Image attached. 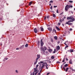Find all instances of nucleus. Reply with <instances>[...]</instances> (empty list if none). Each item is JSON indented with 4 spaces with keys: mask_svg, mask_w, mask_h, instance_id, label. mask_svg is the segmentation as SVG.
<instances>
[{
    "mask_svg": "<svg viewBox=\"0 0 75 75\" xmlns=\"http://www.w3.org/2000/svg\"><path fill=\"white\" fill-rule=\"evenodd\" d=\"M69 2L70 3H73V1H69Z\"/></svg>",
    "mask_w": 75,
    "mask_h": 75,
    "instance_id": "35",
    "label": "nucleus"
},
{
    "mask_svg": "<svg viewBox=\"0 0 75 75\" xmlns=\"http://www.w3.org/2000/svg\"><path fill=\"white\" fill-rule=\"evenodd\" d=\"M52 50H51V49H49V52H52Z\"/></svg>",
    "mask_w": 75,
    "mask_h": 75,
    "instance_id": "21",
    "label": "nucleus"
},
{
    "mask_svg": "<svg viewBox=\"0 0 75 75\" xmlns=\"http://www.w3.org/2000/svg\"><path fill=\"white\" fill-rule=\"evenodd\" d=\"M72 24H73L71 23H69V25H72Z\"/></svg>",
    "mask_w": 75,
    "mask_h": 75,
    "instance_id": "19",
    "label": "nucleus"
},
{
    "mask_svg": "<svg viewBox=\"0 0 75 75\" xmlns=\"http://www.w3.org/2000/svg\"><path fill=\"white\" fill-rule=\"evenodd\" d=\"M46 65H47V63L46 62L44 63L41 65L40 64V69H42L43 68H44L45 66H46Z\"/></svg>",
    "mask_w": 75,
    "mask_h": 75,
    "instance_id": "2",
    "label": "nucleus"
},
{
    "mask_svg": "<svg viewBox=\"0 0 75 75\" xmlns=\"http://www.w3.org/2000/svg\"><path fill=\"white\" fill-rule=\"evenodd\" d=\"M44 20H46V16H45L44 17Z\"/></svg>",
    "mask_w": 75,
    "mask_h": 75,
    "instance_id": "43",
    "label": "nucleus"
},
{
    "mask_svg": "<svg viewBox=\"0 0 75 75\" xmlns=\"http://www.w3.org/2000/svg\"><path fill=\"white\" fill-rule=\"evenodd\" d=\"M68 69H69V68H67L65 70V72H67Z\"/></svg>",
    "mask_w": 75,
    "mask_h": 75,
    "instance_id": "17",
    "label": "nucleus"
},
{
    "mask_svg": "<svg viewBox=\"0 0 75 75\" xmlns=\"http://www.w3.org/2000/svg\"><path fill=\"white\" fill-rule=\"evenodd\" d=\"M54 56H52L51 57V58L52 59H54Z\"/></svg>",
    "mask_w": 75,
    "mask_h": 75,
    "instance_id": "24",
    "label": "nucleus"
},
{
    "mask_svg": "<svg viewBox=\"0 0 75 75\" xmlns=\"http://www.w3.org/2000/svg\"><path fill=\"white\" fill-rule=\"evenodd\" d=\"M49 6H51V3H50L49 4Z\"/></svg>",
    "mask_w": 75,
    "mask_h": 75,
    "instance_id": "54",
    "label": "nucleus"
},
{
    "mask_svg": "<svg viewBox=\"0 0 75 75\" xmlns=\"http://www.w3.org/2000/svg\"><path fill=\"white\" fill-rule=\"evenodd\" d=\"M38 66H39L38 64H37V65L36 66V68H38Z\"/></svg>",
    "mask_w": 75,
    "mask_h": 75,
    "instance_id": "29",
    "label": "nucleus"
},
{
    "mask_svg": "<svg viewBox=\"0 0 75 75\" xmlns=\"http://www.w3.org/2000/svg\"><path fill=\"white\" fill-rule=\"evenodd\" d=\"M54 39L56 40H57V36H54Z\"/></svg>",
    "mask_w": 75,
    "mask_h": 75,
    "instance_id": "20",
    "label": "nucleus"
},
{
    "mask_svg": "<svg viewBox=\"0 0 75 75\" xmlns=\"http://www.w3.org/2000/svg\"><path fill=\"white\" fill-rule=\"evenodd\" d=\"M69 21H68V22H66V24H69Z\"/></svg>",
    "mask_w": 75,
    "mask_h": 75,
    "instance_id": "27",
    "label": "nucleus"
},
{
    "mask_svg": "<svg viewBox=\"0 0 75 75\" xmlns=\"http://www.w3.org/2000/svg\"><path fill=\"white\" fill-rule=\"evenodd\" d=\"M34 72H37V71H38V70L37 69V68H34Z\"/></svg>",
    "mask_w": 75,
    "mask_h": 75,
    "instance_id": "12",
    "label": "nucleus"
},
{
    "mask_svg": "<svg viewBox=\"0 0 75 75\" xmlns=\"http://www.w3.org/2000/svg\"><path fill=\"white\" fill-rule=\"evenodd\" d=\"M40 41H38V45H40Z\"/></svg>",
    "mask_w": 75,
    "mask_h": 75,
    "instance_id": "26",
    "label": "nucleus"
},
{
    "mask_svg": "<svg viewBox=\"0 0 75 75\" xmlns=\"http://www.w3.org/2000/svg\"><path fill=\"white\" fill-rule=\"evenodd\" d=\"M31 4H32V2H30L29 4V6H31Z\"/></svg>",
    "mask_w": 75,
    "mask_h": 75,
    "instance_id": "28",
    "label": "nucleus"
},
{
    "mask_svg": "<svg viewBox=\"0 0 75 75\" xmlns=\"http://www.w3.org/2000/svg\"><path fill=\"white\" fill-rule=\"evenodd\" d=\"M30 75H33V74H30Z\"/></svg>",
    "mask_w": 75,
    "mask_h": 75,
    "instance_id": "64",
    "label": "nucleus"
},
{
    "mask_svg": "<svg viewBox=\"0 0 75 75\" xmlns=\"http://www.w3.org/2000/svg\"><path fill=\"white\" fill-rule=\"evenodd\" d=\"M68 66V64H66L64 65V67H63V69H64V71H65V67H67Z\"/></svg>",
    "mask_w": 75,
    "mask_h": 75,
    "instance_id": "7",
    "label": "nucleus"
},
{
    "mask_svg": "<svg viewBox=\"0 0 75 75\" xmlns=\"http://www.w3.org/2000/svg\"><path fill=\"white\" fill-rule=\"evenodd\" d=\"M41 71H42V69H40V73H41Z\"/></svg>",
    "mask_w": 75,
    "mask_h": 75,
    "instance_id": "36",
    "label": "nucleus"
},
{
    "mask_svg": "<svg viewBox=\"0 0 75 75\" xmlns=\"http://www.w3.org/2000/svg\"><path fill=\"white\" fill-rule=\"evenodd\" d=\"M68 46L67 45L65 47V48H68Z\"/></svg>",
    "mask_w": 75,
    "mask_h": 75,
    "instance_id": "45",
    "label": "nucleus"
},
{
    "mask_svg": "<svg viewBox=\"0 0 75 75\" xmlns=\"http://www.w3.org/2000/svg\"><path fill=\"white\" fill-rule=\"evenodd\" d=\"M40 30H41V31H44V28H43L42 27H41L40 28Z\"/></svg>",
    "mask_w": 75,
    "mask_h": 75,
    "instance_id": "16",
    "label": "nucleus"
},
{
    "mask_svg": "<svg viewBox=\"0 0 75 75\" xmlns=\"http://www.w3.org/2000/svg\"><path fill=\"white\" fill-rule=\"evenodd\" d=\"M52 6H51V7H50V9L51 10H52Z\"/></svg>",
    "mask_w": 75,
    "mask_h": 75,
    "instance_id": "40",
    "label": "nucleus"
},
{
    "mask_svg": "<svg viewBox=\"0 0 75 75\" xmlns=\"http://www.w3.org/2000/svg\"><path fill=\"white\" fill-rule=\"evenodd\" d=\"M46 54H48V52L47 51L46 52Z\"/></svg>",
    "mask_w": 75,
    "mask_h": 75,
    "instance_id": "53",
    "label": "nucleus"
},
{
    "mask_svg": "<svg viewBox=\"0 0 75 75\" xmlns=\"http://www.w3.org/2000/svg\"><path fill=\"white\" fill-rule=\"evenodd\" d=\"M56 49L57 50H59L60 49V47H59V46H57L56 47Z\"/></svg>",
    "mask_w": 75,
    "mask_h": 75,
    "instance_id": "10",
    "label": "nucleus"
},
{
    "mask_svg": "<svg viewBox=\"0 0 75 75\" xmlns=\"http://www.w3.org/2000/svg\"><path fill=\"white\" fill-rule=\"evenodd\" d=\"M37 58L36 59H37L38 60V59L40 58V54H37Z\"/></svg>",
    "mask_w": 75,
    "mask_h": 75,
    "instance_id": "6",
    "label": "nucleus"
},
{
    "mask_svg": "<svg viewBox=\"0 0 75 75\" xmlns=\"http://www.w3.org/2000/svg\"><path fill=\"white\" fill-rule=\"evenodd\" d=\"M72 71H75V70H73Z\"/></svg>",
    "mask_w": 75,
    "mask_h": 75,
    "instance_id": "61",
    "label": "nucleus"
},
{
    "mask_svg": "<svg viewBox=\"0 0 75 75\" xmlns=\"http://www.w3.org/2000/svg\"><path fill=\"white\" fill-rule=\"evenodd\" d=\"M72 28L70 29L69 31H72Z\"/></svg>",
    "mask_w": 75,
    "mask_h": 75,
    "instance_id": "38",
    "label": "nucleus"
},
{
    "mask_svg": "<svg viewBox=\"0 0 75 75\" xmlns=\"http://www.w3.org/2000/svg\"><path fill=\"white\" fill-rule=\"evenodd\" d=\"M71 13H72V14H73V12L72 11H71Z\"/></svg>",
    "mask_w": 75,
    "mask_h": 75,
    "instance_id": "62",
    "label": "nucleus"
},
{
    "mask_svg": "<svg viewBox=\"0 0 75 75\" xmlns=\"http://www.w3.org/2000/svg\"><path fill=\"white\" fill-rule=\"evenodd\" d=\"M46 18H49V16H46Z\"/></svg>",
    "mask_w": 75,
    "mask_h": 75,
    "instance_id": "42",
    "label": "nucleus"
},
{
    "mask_svg": "<svg viewBox=\"0 0 75 75\" xmlns=\"http://www.w3.org/2000/svg\"><path fill=\"white\" fill-rule=\"evenodd\" d=\"M66 60L67 61H68V59H67V58H66Z\"/></svg>",
    "mask_w": 75,
    "mask_h": 75,
    "instance_id": "59",
    "label": "nucleus"
},
{
    "mask_svg": "<svg viewBox=\"0 0 75 75\" xmlns=\"http://www.w3.org/2000/svg\"><path fill=\"white\" fill-rule=\"evenodd\" d=\"M41 53H42V54H45V50H44V47H41Z\"/></svg>",
    "mask_w": 75,
    "mask_h": 75,
    "instance_id": "3",
    "label": "nucleus"
},
{
    "mask_svg": "<svg viewBox=\"0 0 75 75\" xmlns=\"http://www.w3.org/2000/svg\"><path fill=\"white\" fill-rule=\"evenodd\" d=\"M63 60H64L65 61V58H64L63 59Z\"/></svg>",
    "mask_w": 75,
    "mask_h": 75,
    "instance_id": "52",
    "label": "nucleus"
},
{
    "mask_svg": "<svg viewBox=\"0 0 75 75\" xmlns=\"http://www.w3.org/2000/svg\"><path fill=\"white\" fill-rule=\"evenodd\" d=\"M69 5H67L65 7V10H66V11H68V10L69 9Z\"/></svg>",
    "mask_w": 75,
    "mask_h": 75,
    "instance_id": "4",
    "label": "nucleus"
},
{
    "mask_svg": "<svg viewBox=\"0 0 75 75\" xmlns=\"http://www.w3.org/2000/svg\"><path fill=\"white\" fill-rule=\"evenodd\" d=\"M40 43H41V45L42 47L43 46V45H44V43L43 42H42V39H41L40 41Z\"/></svg>",
    "mask_w": 75,
    "mask_h": 75,
    "instance_id": "5",
    "label": "nucleus"
},
{
    "mask_svg": "<svg viewBox=\"0 0 75 75\" xmlns=\"http://www.w3.org/2000/svg\"><path fill=\"white\" fill-rule=\"evenodd\" d=\"M44 48H45V50H47V47H46L45 46V47H44Z\"/></svg>",
    "mask_w": 75,
    "mask_h": 75,
    "instance_id": "33",
    "label": "nucleus"
},
{
    "mask_svg": "<svg viewBox=\"0 0 75 75\" xmlns=\"http://www.w3.org/2000/svg\"><path fill=\"white\" fill-rule=\"evenodd\" d=\"M47 65H46V66H45V67H46V69H48V67H47Z\"/></svg>",
    "mask_w": 75,
    "mask_h": 75,
    "instance_id": "32",
    "label": "nucleus"
},
{
    "mask_svg": "<svg viewBox=\"0 0 75 75\" xmlns=\"http://www.w3.org/2000/svg\"><path fill=\"white\" fill-rule=\"evenodd\" d=\"M37 62H38V60L37 59H36V61L34 63V65H35V64H36L37 63Z\"/></svg>",
    "mask_w": 75,
    "mask_h": 75,
    "instance_id": "11",
    "label": "nucleus"
},
{
    "mask_svg": "<svg viewBox=\"0 0 75 75\" xmlns=\"http://www.w3.org/2000/svg\"><path fill=\"white\" fill-rule=\"evenodd\" d=\"M51 41H52V42L53 41V40L52 39V40H51Z\"/></svg>",
    "mask_w": 75,
    "mask_h": 75,
    "instance_id": "56",
    "label": "nucleus"
},
{
    "mask_svg": "<svg viewBox=\"0 0 75 75\" xmlns=\"http://www.w3.org/2000/svg\"><path fill=\"white\" fill-rule=\"evenodd\" d=\"M53 17H56L55 15V14H53Z\"/></svg>",
    "mask_w": 75,
    "mask_h": 75,
    "instance_id": "25",
    "label": "nucleus"
},
{
    "mask_svg": "<svg viewBox=\"0 0 75 75\" xmlns=\"http://www.w3.org/2000/svg\"><path fill=\"white\" fill-rule=\"evenodd\" d=\"M48 30L50 31H52V29H51V28H48Z\"/></svg>",
    "mask_w": 75,
    "mask_h": 75,
    "instance_id": "18",
    "label": "nucleus"
},
{
    "mask_svg": "<svg viewBox=\"0 0 75 75\" xmlns=\"http://www.w3.org/2000/svg\"><path fill=\"white\" fill-rule=\"evenodd\" d=\"M35 75H37V74H36V73H35Z\"/></svg>",
    "mask_w": 75,
    "mask_h": 75,
    "instance_id": "63",
    "label": "nucleus"
},
{
    "mask_svg": "<svg viewBox=\"0 0 75 75\" xmlns=\"http://www.w3.org/2000/svg\"><path fill=\"white\" fill-rule=\"evenodd\" d=\"M62 62H65V60H63Z\"/></svg>",
    "mask_w": 75,
    "mask_h": 75,
    "instance_id": "50",
    "label": "nucleus"
},
{
    "mask_svg": "<svg viewBox=\"0 0 75 75\" xmlns=\"http://www.w3.org/2000/svg\"><path fill=\"white\" fill-rule=\"evenodd\" d=\"M62 65H62L61 66V68H62Z\"/></svg>",
    "mask_w": 75,
    "mask_h": 75,
    "instance_id": "60",
    "label": "nucleus"
},
{
    "mask_svg": "<svg viewBox=\"0 0 75 75\" xmlns=\"http://www.w3.org/2000/svg\"><path fill=\"white\" fill-rule=\"evenodd\" d=\"M44 63V62H42V61H40V64H43Z\"/></svg>",
    "mask_w": 75,
    "mask_h": 75,
    "instance_id": "30",
    "label": "nucleus"
},
{
    "mask_svg": "<svg viewBox=\"0 0 75 75\" xmlns=\"http://www.w3.org/2000/svg\"><path fill=\"white\" fill-rule=\"evenodd\" d=\"M69 64H72V60H70L69 61Z\"/></svg>",
    "mask_w": 75,
    "mask_h": 75,
    "instance_id": "15",
    "label": "nucleus"
},
{
    "mask_svg": "<svg viewBox=\"0 0 75 75\" xmlns=\"http://www.w3.org/2000/svg\"><path fill=\"white\" fill-rule=\"evenodd\" d=\"M5 59L6 60H7V59H8V58H5Z\"/></svg>",
    "mask_w": 75,
    "mask_h": 75,
    "instance_id": "51",
    "label": "nucleus"
},
{
    "mask_svg": "<svg viewBox=\"0 0 75 75\" xmlns=\"http://www.w3.org/2000/svg\"><path fill=\"white\" fill-rule=\"evenodd\" d=\"M57 63H59V64H60V62H57Z\"/></svg>",
    "mask_w": 75,
    "mask_h": 75,
    "instance_id": "48",
    "label": "nucleus"
},
{
    "mask_svg": "<svg viewBox=\"0 0 75 75\" xmlns=\"http://www.w3.org/2000/svg\"><path fill=\"white\" fill-rule=\"evenodd\" d=\"M57 13H58V9H57Z\"/></svg>",
    "mask_w": 75,
    "mask_h": 75,
    "instance_id": "39",
    "label": "nucleus"
},
{
    "mask_svg": "<svg viewBox=\"0 0 75 75\" xmlns=\"http://www.w3.org/2000/svg\"><path fill=\"white\" fill-rule=\"evenodd\" d=\"M54 8H55L56 7H57V6H54Z\"/></svg>",
    "mask_w": 75,
    "mask_h": 75,
    "instance_id": "44",
    "label": "nucleus"
},
{
    "mask_svg": "<svg viewBox=\"0 0 75 75\" xmlns=\"http://www.w3.org/2000/svg\"><path fill=\"white\" fill-rule=\"evenodd\" d=\"M58 24L59 25H61V23H58Z\"/></svg>",
    "mask_w": 75,
    "mask_h": 75,
    "instance_id": "49",
    "label": "nucleus"
},
{
    "mask_svg": "<svg viewBox=\"0 0 75 75\" xmlns=\"http://www.w3.org/2000/svg\"><path fill=\"white\" fill-rule=\"evenodd\" d=\"M50 74V73H47V75H49V74Z\"/></svg>",
    "mask_w": 75,
    "mask_h": 75,
    "instance_id": "47",
    "label": "nucleus"
},
{
    "mask_svg": "<svg viewBox=\"0 0 75 75\" xmlns=\"http://www.w3.org/2000/svg\"><path fill=\"white\" fill-rule=\"evenodd\" d=\"M28 44H26V45H25V47H28Z\"/></svg>",
    "mask_w": 75,
    "mask_h": 75,
    "instance_id": "23",
    "label": "nucleus"
},
{
    "mask_svg": "<svg viewBox=\"0 0 75 75\" xmlns=\"http://www.w3.org/2000/svg\"><path fill=\"white\" fill-rule=\"evenodd\" d=\"M72 5H71V6H70V5H69V8H70V7H71V8H72Z\"/></svg>",
    "mask_w": 75,
    "mask_h": 75,
    "instance_id": "31",
    "label": "nucleus"
},
{
    "mask_svg": "<svg viewBox=\"0 0 75 75\" xmlns=\"http://www.w3.org/2000/svg\"><path fill=\"white\" fill-rule=\"evenodd\" d=\"M40 73H38V75H40Z\"/></svg>",
    "mask_w": 75,
    "mask_h": 75,
    "instance_id": "55",
    "label": "nucleus"
},
{
    "mask_svg": "<svg viewBox=\"0 0 75 75\" xmlns=\"http://www.w3.org/2000/svg\"><path fill=\"white\" fill-rule=\"evenodd\" d=\"M34 74H35L34 72H33V75H34Z\"/></svg>",
    "mask_w": 75,
    "mask_h": 75,
    "instance_id": "58",
    "label": "nucleus"
},
{
    "mask_svg": "<svg viewBox=\"0 0 75 75\" xmlns=\"http://www.w3.org/2000/svg\"><path fill=\"white\" fill-rule=\"evenodd\" d=\"M53 31H54L55 32V33H56V30H55L54 29L53 30Z\"/></svg>",
    "mask_w": 75,
    "mask_h": 75,
    "instance_id": "37",
    "label": "nucleus"
},
{
    "mask_svg": "<svg viewBox=\"0 0 75 75\" xmlns=\"http://www.w3.org/2000/svg\"><path fill=\"white\" fill-rule=\"evenodd\" d=\"M16 50H19V49L18 48H17L16 49Z\"/></svg>",
    "mask_w": 75,
    "mask_h": 75,
    "instance_id": "57",
    "label": "nucleus"
},
{
    "mask_svg": "<svg viewBox=\"0 0 75 75\" xmlns=\"http://www.w3.org/2000/svg\"><path fill=\"white\" fill-rule=\"evenodd\" d=\"M68 52H74V50L72 49L69 50H68Z\"/></svg>",
    "mask_w": 75,
    "mask_h": 75,
    "instance_id": "8",
    "label": "nucleus"
},
{
    "mask_svg": "<svg viewBox=\"0 0 75 75\" xmlns=\"http://www.w3.org/2000/svg\"><path fill=\"white\" fill-rule=\"evenodd\" d=\"M50 3H53V1H51L50 2Z\"/></svg>",
    "mask_w": 75,
    "mask_h": 75,
    "instance_id": "34",
    "label": "nucleus"
},
{
    "mask_svg": "<svg viewBox=\"0 0 75 75\" xmlns=\"http://www.w3.org/2000/svg\"><path fill=\"white\" fill-rule=\"evenodd\" d=\"M16 73H18V70H16Z\"/></svg>",
    "mask_w": 75,
    "mask_h": 75,
    "instance_id": "41",
    "label": "nucleus"
},
{
    "mask_svg": "<svg viewBox=\"0 0 75 75\" xmlns=\"http://www.w3.org/2000/svg\"><path fill=\"white\" fill-rule=\"evenodd\" d=\"M49 63H50V64H51V61H49L48 62Z\"/></svg>",
    "mask_w": 75,
    "mask_h": 75,
    "instance_id": "46",
    "label": "nucleus"
},
{
    "mask_svg": "<svg viewBox=\"0 0 75 75\" xmlns=\"http://www.w3.org/2000/svg\"><path fill=\"white\" fill-rule=\"evenodd\" d=\"M34 32L35 33H37V28H35L34 29Z\"/></svg>",
    "mask_w": 75,
    "mask_h": 75,
    "instance_id": "9",
    "label": "nucleus"
},
{
    "mask_svg": "<svg viewBox=\"0 0 75 75\" xmlns=\"http://www.w3.org/2000/svg\"><path fill=\"white\" fill-rule=\"evenodd\" d=\"M56 28L57 30H58V31H60V29H59V28L57 26H56Z\"/></svg>",
    "mask_w": 75,
    "mask_h": 75,
    "instance_id": "14",
    "label": "nucleus"
},
{
    "mask_svg": "<svg viewBox=\"0 0 75 75\" xmlns=\"http://www.w3.org/2000/svg\"><path fill=\"white\" fill-rule=\"evenodd\" d=\"M64 19H60L59 21L60 23H62L63 21H64Z\"/></svg>",
    "mask_w": 75,
    "mask_h": 75,
    "instance_id": "13",
    "label": "nucleus"
},
{
    "mask_svg": "<svg viewBox=\"0 0 75 75\" xmlns=\"http://www.w3.org/2000/svg\"><path fill=\"white\" fill-rule=\"evenodd\" d=\"M67 20H70L69 21V23H70V22H73V21H75V19H74L73 17H72V16L67 17Z\"/></svg>",
    "mask_w": 75,
    "mask_h": 75,
    "instance_id": "1",
    "label": "nucleus"
},
{
    "mask_svg": "<svg viewBox=\"0 0 75 75\" xmlns=\"http://www.w3.org/2000/svg\"><path fill=\"white\" fill-rule=\"evenodd\" d=\"M55 52H56V49H54V51L53 52V54H55Z\"/></svg>",
    "mask_w": 75,
    "mask_h": 75,
    "instance_id": "22",
    "label": "nucleus"
}]
</instances>
